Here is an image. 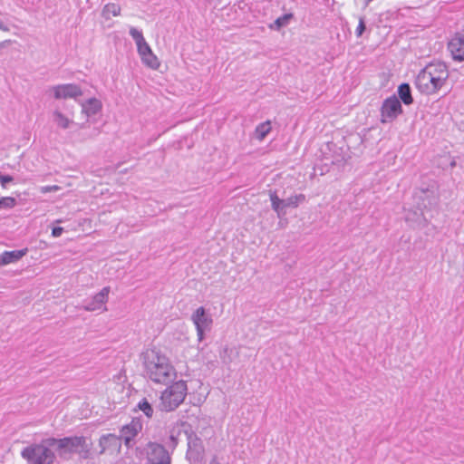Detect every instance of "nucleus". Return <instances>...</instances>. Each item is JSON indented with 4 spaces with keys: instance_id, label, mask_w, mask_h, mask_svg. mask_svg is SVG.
I'll return each instance as SVG.
<instances>
[{
    "instance_id": "7ed1b4c3",
    "label": "nucleus",
    "mask_w": 464,
    "mask_h": 464,
    "mask_svg": "<svg viewBox=\"0 0 464 464\" xmlns=\"http://www.w3.org/2000/svg\"><path fill=\"white\" fill-rule=\"evenodd\" d=\"M48 445H53L62 459H69L77 453L83 459L92 458V441L84 436L64 437L63 439L48 438Z\"/></svg>"
},
{
    "instance_id": "a211bd4d",
    "label": "nucleus",
    "mask_w": 464,
    "mask_h": 464,
    "mask_svg": "<svg viewBox=\"0 0 464 464\" xmlns=\"http://www.w3.org/2000/svg\"><path fill=\"white\" fill-rule=\"evenodd\" d=\"M102 102L96 98H91L87 100L85 102L82 103V111L87 117L93 116L97 114L102 110Z\"/></svg>"
},
{
    "instance_id": "20e7f679",
    "label": "nucleus",
    "mask_w": 464,
    "mask_h": 464,
    "mask_svg": "<svg viewBox=\"0 0 464 464\" xmlns=\"http://www.w3.org/2000/svg\"><path fill=\"white\" fill-rule=\"evenodd\" d=\"M53 445H48L47 439L38 444H32L21 451V456L28 464H53L56 459L52 450Z\"/></svg>"
},
{
    "instance_id": "6ab92c4d",
    "label": "nucleus",
    "mask_w": 464,
    "mask_h": 464,
    "mask_svg": "<svg viewBox=\"0 0 464 464\" xmlns=\"http://www.w3.org/2000/svg\"><path fill=\"white\" fill-rule=\"evenodd\" d=\"M27 253V248L20 249V250H13V251H5L2 258V263L5 265L14 263L20 260Z\"/></svg>"
},
{
    "instance_id": "39448f33",
    "label": "nucleus",
    "mask_w": 464,
    "mask_h": 464,
    "mask_svg": "<svg viewBox=\"0 0 464 464\" xmlns=\"http://www.w3.org/2000/svg\"><path fill=\"white\" fill-rule=\"evenodd\" d=\"M188 387L185 381H178L169 386L160 396V409L165 411L176 410L185 400Z\"/></svg>"
},
{
    "instance_id": "4468645a",
    "label": "nucleus",
    "mask_w": 464,
    "mask_h": 464,
    "mask_svg": "<svg viewBox=\"0 0 464 464\" xmlns=\"http://www.w3.org/2000/svg\"><path fill=\"white\" fill-rule=\"evenodd\" d=\"M142 429V423L139 419H133L129 424L124 425L121 430V440H124L127 447H130L131 440Z\"/></svg>"
},
{
    "instance_id": "dca6fc26",
    "label": "nucleus",
    "mask_w": 464,
    "mask_h": 464,
    "mask_svg": "<svg viewBox=\"0 0 464 464\" xmlns=\"http://www.w3.org/2000/svg\"><path fill=\"white\" fill-rule=\"evenodd\" d=\"M110 294V287H103L99 293H97L91 300H86L83 304L85 311H96L101 309L108 300Z\"/></svg>"
},
{
    "instance_id": "c9c22d12",
    "label": "nucleus",
    "mask_w": 464,
    "mask_h": 464,
    "mask_svg": "<svg viewBox=\"0 0 464 464\" xmlns=\"http://www.w3.org/2000/svg\"><path fill=\"white\" fill-rule=\"evenodd\" d=\"M227 351H228V349H227V348H225V349H224V353H226Z\"/></svg>"
},
{
    "instance_id": "2eb2a0df",
    "label": "nucleus",
    "mask_w": 464,
    "mask_h": 464,
    "mask_svg": "<svg viewBox=\"0 0 464 464\" xmlns=\"http://www.w3.org/2000/svg\"><path fill=\"white\" fill-rule=\"evenodd\" d=\"M121 447V438L112 433L103 434L99 439L100 450L98 455L105 454L106 452H113Z\"/></svg>"
},
{
    "instance_id": "bb28decb",
    "label": "nucleus",
    "mask_w": 464,
    "mask_h": 464,
    "mask_svg": "<svg viewBox=\"0 0 464 464\" xmlns=\"http://www.w3.org/2000/svg\"><path fill=\"white\" fill-rule=\"evenodd\" d=\"M179 432H175V430H171L169 436V441L167 442L169 447L175 448L178 444V436Z\"/></svg>"
},
{
    "instance_id": "4be33fe9",
    "label": "nucleus",
    "mask_w": 464,
    "mask_h": 464,
    "mask_svg": "<svg viewBox=\"0 0 464 464\" xmlns=\"http://www.w3.org/2000/svg\"><path fill=\"white\" fill-rule=\"evenodd\" d=\"M121 6L118 4L115 3H109L104 5L102 15L104 19L108 20L111 18V15L112 16H118L121 14Z\"/></svg>"
},
{
    "instance_id": "f704fd0d",
    "label": "nucleus",
    "mask_w": 464,
    "mask_h": 464,
    "mask_svg": "<svg viewBox=\"0 0 464 464\" xmlns=\"http://www.w3.org/2000/svg\"><path fill=\"white\" fill-rule=\"evenodd\" d=\"M3 255H0V266H4L5 263H2Z\"/></svg>"
},
{
    "instance_id": "a878e982",
    "label": "nucleus",
    "mask_w": 464,
    "mask_h": 464,
    "mask_svg": "<svg viewBox=\"0 0 464 464\" xmlns=\"http://www.w3.org/2000/svg\"><path fill=\"white\" fill-rule=\"evenodd\" d=\"M16 205V199L13 197H3L0 198V208L10 209Z\"/></svg>"
},
{
    "instance_id": "cd10ccee",
    "label": "nucleus",
    "mask_w": 464,
    "mask_h": 464,
    "mask_svg": "<svg viewBox=\"0 0 464 464\" xmlns=\"http://www.w3.org/2000/svg\"><path fill=\"white\" fill-rule=\"evenodd\" d=\"M366 29V26H365V21H364V17H360L359 18V24H358V26L356 28V36L357 37H361L363 34V32L365 31Z\"/></svg>"
},
{
    "instance_id": "c756f323",
    "label": "nucleus",
    "mask_w": 464,
    "mask_h": 464,
    "mask_svg": "<svg viewBox=\"0 0 464 464\" xmlns=\"http://www.w3.org/2000/svg\"><path fill=\"white\" fill-rule=\"evenodd\" d=\"M63 227H55L52 230V236L53 237H60L63 234Z\"/></svg>"
},
{
    "instance_id": "f257e3e1",
    "label": "nucleus",
    "mask_w": 464,
    "mask_h": 464,
    "mask_svg": "<svg viewBox=\"0 0 464 464\" xmlns=\"http://www.w3.org/2000/svg\"><path fill=\"white\" fill-rule=\"evenodd\" d=\"M145 375L153 382L169 384L176 378V370L169 359L156 349L142 354Z\"/></svg>"
},
{
    "instance_id": "aec40b11",
    "label": "nucleus",
    "mask_w": 464,
    "mask_h": 464,
    "mask_svg": "<svg viewBox=\"0 0 464 464\" xmlns=\"http://www.w3.org/2000/svg\"><path fill=\"white\" fill-rule=\"evenodd\" d=\"M398 96L400 100L405 104L410 105L413 102V98L411 95V90L409 83H401L398 87Z\"/></svg>"
},
{
    "instance_id": "2f4dec72",
    "label": "nucleus",
    "mask_w": 464,
    "mask_h": 464,
    "mask_svg": "<svg viewBox=\"0 0 464 464\" xmlns=\"http://www.w3.org/2000/svg\"><path fill=\"white\" fill-rule=\"evenodd\" d=\"M0 30L4 32H8L10 29L6 24H4L3 21L0 20Z\"/></svg>"
},
{
    "instance_id": "ddd939ff",
    "label": "nucleus",
    "mask_w": 464,
    "mask_h": 464,
    "mask_svg": "<svg viewBox=\"0 0 464 464\" xmlns=\"http://www.w3.org/2000/svg\"><path fill=\"white\" fill-rule=\"evenodd\" d=\"M148 459L152 464H169L170 462V456L168 450L158 443L149 444Z\"/></svg>"
},
{
    "instance_id": "5701e85b",
    "label": "nucleus",
    "mask_w": 464,
    "mask_h": 464,
    "mask_svg": "<svg viewBox=\"0 0 464 464\" xmlns=\"http://www.w3.org/2000/svg\"><path fill=\"white\" fill-rule=\"evenodd\" d=\"M294 17L292 13L285 14L282 16L276 18L274 24H270L269 27L272 30H280L282 27L286 26L289 21Z\"/></svg>"
},
{
    "instance_id": "0eeeda50",
    "label": "nucleus",
    "mask_w": 464,
    "mask_h": 464,
    "mask_svg": "<svg viewBox=\"0 0 464 464\" xmlns=\"http://www.w3.org/2000/svg\"><path fill=\"white\" fill-rule=\"evenodd\" d=\"M269 198L272 209L276 212L278 218L285 215L286 208H295L300 203L305 200V196L304 194L294 195L285 199H281L277 196L276 192L272 190H269Z\"/></svg>"
},
{
    "instance_id": "393cba45",
    "label": "nucleus",
    "mask_w": 464,
    "mask_h": 464,
    "mask_svg": "<svg viewBox=\"0 0 464 464\" xmlns=\"http://www.w3.org/2000/svg\"><path fill=\"white\" fill-rule=\"evenodd\" d=\"M271 127L269 121L259 124L256 129V137L259 140L265 139V137L269 133Z\"/></svg>"
},
{
    "instance_id": "1a4fd4ad",
    "label": "nucleus",
    "mask_w": 464,
    "mask_h": 464,
    "mask_svg": "<svg viewBox=\"0 0 464 464\" xmlns=\"http://www.w3.org/2000/svg\"><path fill=\"white\" fill-rule=\"evenodd\" d=\"M191 320L196 326L198 340L203 341L205 333L209 332L212 327L213 320L203 306L196 309L191 315Z\"/></svg>"
},
{
    "instance_id": "6e6552de",
    "label": "nucleus",
    "mask_w": 464,
    "mask_h": 464,
    "mask_svg": "<svg viewBox=\"0 0 464 464\" xmlns=\"http://www.w3.org/2000/svg\"><path fill=\"white\" fill-rule=\"evenodd\" d=\"M414 206L419 209H431L437 205L438 196L436 186L431 185L427 188H420L413 195Z\"/></svg>"
},
{
    "instance_id": "72a5a7b5",
    "label": "nucleus",
    "mask_w": 464,
    "mask_h": 464,
    "mask_svg": "<svg viewBox=\"0 0 464 464\" xmlns=\"http://www.w3.org/2000/svg\"><path fill=\"white\" fill-rule=\"evenodd\" d=\"M455 165H456V161H455V160H452V161L450 162V167H451V168H453V167H455Z\"/></svg>"
},
{
    "instance_id": "9b49d317",
    "label": "nucleus",
    "mask_w": 464,
    "mask_h": 464,
    "mask_svg": "<svg viewBox=\"0 0 464 464\" xmlns=\"http://www.w3.org/2000/svg\"><path fill=\"white\" fill-rule=\"evenodd\" d=\"M51 92L53 94V98L56 100L60 99H77L83 94L81 87L74 83L59 84L53 86Z\"/></svg>"
},
{
    "instance_id": "423d86ee",
    "label": "nucleus",
    "mask_w": 464,
    "mask_h": 464,
    "mask_svg": "<svg viewBox=\"0 0 464 464\" xmlns=\"http://www.w3.org/2000/svg\"><path fill=\"white\" fill-rule=\"evenodd\" d=\"M130 34L136 43L137 50L142 63L151 69H158L160 67V62L145 41L142 33L135 27H130Z\"/></svg>"
},
{
    "instance_id": "9d476101",
    "label": "nucleus",
    "mask_w": 464,
    "mask_h": 464,
    "mask_svg": "<svg viewBox=\"0 0 464 464\" xmlns=\"http://www.w3.org/2000/svg\"><path fill=\"white\" fill-rule=\"evenodd\" d=\"M401 113H402L401 103L395 95H392L385 99L382 102L381 108V121L382 123L392 122Z\"/></svg>"
},
{
    "instance_id": "473e14b6",
    "label": "nucleus",
    "mask_w": 464,
    "mask_h": 464,
    "mask_svg": "<svg viewBox=\"0 0 464 464\" xmlns=\"http://www.w3.org/2000/svg\"><path fill=\"white\" fill-rule=\"evenodd\" d=\"M209 464H219L216 458L210 460Z\"/></svg>"
},
{
    "instance_id": "b1692460",
    "label": "nucleus",
    "mask_w": 464,
    "mask_h": 464,
    "mask_svg": "<svg viewBox=\"0 0 464 464\" xmlns=\"http://www.w3.org/2000/svg\"><path fill=\"white\" fill-rule=\"evenodd\" d=\"M138 409L148 417L151 418L153 415V408L147 399H142L137 405Z\"/></svg>"
},
{
    "instance_id": "c85d7f7f",
    "label": "nucleus",
    "mask_w": 464,
    "mask_h": 464,
    "mask_svg": "<svg viewBox=\"0 0 464 464\" xmlns=\"http://www.w3.org/2000/svg\"><path fill=\"white\" fill-rule=\"evenodd\" d=\"M14 180L13 177L10 175H3L0 172V183L3 188H6V185Z\"/></svg>"
},
{
    "instance_id": "f3484780",
    "label": "nucleus",
    "mask_w": 464,
    "mask_h": 464,
    "mask_svg": "<svg viewBox=\"0 0 464 464\" xmlns=\"http://www.w3.org/2000/svg\"><path fill=\"white\" fill-rule=\"evenodd\" d=\"M405 221L414 227H423L427 225V218L425 217L424 210L419 209L418 208H416L415 210H406Z\"/></svg>"
},
{
    "instance_id": "f8f14e48",
    "label": "nucleus",
    "mask_w": 464,
    "mask_h": 464,
    "mask_svg": "<svg viewBox=\"0 0 464 464\" xmlns=\"http://www.w3.org/2000/svg\"><path fill=\"white\" fill-rule=\"evenodd\" d=\"M204 454V447L202 440L194 433L188 434V451L187 458L193 462L202 459Z\"/></svg>"
},
{
    "instance_id": "412c9836",
    "label": "nucleus",
    "mask_w": 464,
    "mask_h": 464,
    "mask_svg": "<svg viewBox=\"0 0 464 464\" xmlns=\"http://www.w3.org/2000/svg\"><path fill=\"white\" fill-rule=\"evenodd\" d=\"M53 121L57 127L63 130L70 128L73 124V121L63 114L59 110L53 111Z\"/></svg>"
},
{
    "instance_id": "7c9ffc66",
    "label": "nucleus",
    "mask_w": 464,
    "mask_h": 464,
    "mask_svg": "<svg viewBox=\"0 0 464 464\" xmlns=\"http://www.w3.org/2000/svg\"><path fill=\"white\" fill-rule=\"evenodd\" d=\"M58 189H59L58 186H46V187L42 188L43 192L55 191Z\"/></svg>"
},
{
    "instance_id": "f03ea898",
    "label": "nucleus",
    "mask_w": 464,
    "mask_h": 464,
    "mask_svg": "<svg viewBox=\"0 0 464 464\" xmlns=\"http://www.w3.org/2000/svg\"><path fill=\"white\" fill-rule=\"evenodd\" d=\"M448 78L449 71L445 63H430L418 73L415 84L420 92L433 94L445 85Z\"/></svg>"
}]
</instances>
